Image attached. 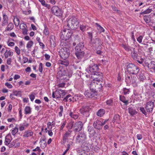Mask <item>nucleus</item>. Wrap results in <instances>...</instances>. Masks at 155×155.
<instances>
[{"label": "nucleus", "instance_id": "nucleus-50", "mask_svg": "<svg viewBox=\"0 0 155 155\" xmlns=\"http://www.w3.org/2000/svg\"><path fill=\"white\" fill-rule=\"evenodd\" d=\"M21 92L20 91H15L13 92V95L16 96H21Z\"/></svg>", "mask_w": 155, "mask_h": 155}, {"label": "nucleus", "instance_id": "nucleus-60", "mask_svg": "<svg viewBox=\"0 0 155 155\" xmlns=\"http://www.w3.org/2000/svg\"><path fill=\"white\" fill-rule=\"evenodd\" d=\"M5 85L9 89L12 88L13 87L12 85L8 82L6 83L5 84Z\"/></svg>", "mask_w": 155, "mask_h": 155}, {"label": "nucleus", "instance_id": "nucleus-19", "mask_svg": "<svg viewBox=\"0 0 155 155\" xmlns=\"http://www.w3.org/2000/svg\"><path fill=\"white\" fill-rule=\"evenodd\" d=\"M131 57L135 60H138L139 57L138 52L135 50V48L131 53Z\"/></svg>", "mask_w": 155, "mask_h": 155}, {"label": "nucleus", "instance_id": "nucleus-13", "mask_svg": "<svg viewBox=\"0 0 155 155\" xmlns=\"http://www.w3.org/2000/svg\"><path fill=\"white\" fill-rule=\"evenodd\" d=\"M84 94L86 97L91 98L96 95V92L90 89L86 91Z\"/></svg>", "mask_w": 155, "mask_h": 155}, {"label": "nucleus", "instance_id": "nucleus-32", "mask_svg": "<svg viewBox=\"0 0 155 155\" xmlns=\"http://www.w3.org/2000/svg\"><path fill=\"white\" fill-rule=\"evenodd\" d=\"M73 98L71 95L68 94L64 98L63 100L65 102H71L72 101V99Z\"/></svg>", "mask_w": 155, "mask_h": 155}, {"label": "nucleus", "instance_id": "nucleus-15", "mask_svg": "<svg viewBox=\"0 0 155 155\" xmlns=\"http://www.w3.org/2000/svg\"><path fill=\"white\" fill-rule=\"evenodd\" d=\"M93 125L94 128L100 130L102 127V122L98 120L94 121Z\"/></svg>", "mask_w": 155, "mask_h": 155}, {"label": "nucleus", "instance_id": "nucleus-29", "mask_svg": "<svg viewBox=\"0 0 155 155\" xmlns=\"http://www.w3.org/2000/svg\"><path fill=\"white\" fill-rule=\"evenodd\" d=\"M69 114L71 118L74 119H77L79 117L78 114L75 112H72L70 111Z\"/></svg>", "mask_w": 155, "mask_h": 155}, {"label": "nucleus", "instance_id": "nucleus-25", "mask_svg": "<svg viewBox=\"0 0 155 155\" xmlns=\"http://www.w3.org/2000/svg\"><path fill=\"white\" fill-rule=\"evenodd\" d=\"M113 123H116L117 124H119L120 123V116L118 114H116L114 115L113 119Z\"/></svg>", "mask_w": 155, "mask_h": 155}, {"label": "nucleus", "instance_id": "nucleus-24", "mask_svg": "<svg viewBox=\"0 0 155 155\" xmlns=\"http://www.w3.org/2000/svg\"><path fill=\"white\" fill-rule=\"evenodd\" d=\"M85 53L84 51H78V52L76 51L75 54L78 59H81L84 56Z\"/></svg>", "mask_w": 155, "mask_h": 155}, {"label": "nucleus", "instance_id": "nucleus-16", "mask_svg": "<svg viewBox=\"0 0 155 155\" xmlns=\"http://www.w3.org/2000/svg\"><path fill=\"white\" fill-rule=\"evenodd\" d=\"M20 29L22 30V34L24 35H26L28 34V30L27 26L24 23H21L19 26Z\"/></svg>", "mask_w": 155, "mask_h": 155}, {"label": "nucleus", "instance_id": "nucleus-62", "mask_svg": "<svg viewBox=\"0 0 155 155\" xmlns=\"http://www.w3.org/2000/svg\"><path fill=\"white\" fill-rule=\"evenodd\" d=\"M39 71L41 73H42L43 71V64L42 63H40L39 64Z\"/></svg>", "mask_w": 155, "mask_h": 155}, {"label": "nucleus", "instance_id": "nucleus-26", "mask_svg": "<svg viewBox=\"0 0 155 155\" xmlns=\"http://www.w3.org/2000/svg\"><path fill=\"white\" fill-rule=\"evenodd\" d=\"M57 74L60 76H65L66 71L64 69L62 68L58 70Z\"/></svg>", "mask_w": 155, "mask_h": 155}, {"label": "nucleus", "instance_id": "nucleus-41", "mask_svg": "<svg viewBox=\"0 0 155 155\" xmlns=\"http://www.w3.org/2000/svg\"><path fill=\"white\" fill-rule=\"evenodd\" d=\"M14 21L15 25L16 26H18L20 24V20L17 17H16L14 19Z\"/></svg>", "mask_w": 155, "mask_h": 155}, {"label": "nucleus", "instance_id": "nucleus-14", "mask_svg": "<svg viewBox=\"0 0 155 155\" xmlns=\"http://www.w3.org/2000/svg\"><path fill=\"white\" fill-rule=\"evenodd\" d=\"M154 107V102L150 101L147 103L145 108L147 112H150L152 111Z\"/></svg>", "mask_w": 155, "mask_h": 155}, {"label": "nucleus", "instance_id": "nucleus-55", "mask_svg": "<svg viewBox=\"0 0 155 155\" xmlns=\"http://www.w3.org/2000/svg\"><path fill=\"white\" fill-rule=\"evenodd\" d=\"M143 36L142 35H140L137 38V40L139 43H141L142 42Z\"/></svg>", "mask_w": 155, "mask_h": 155}, {"label": "nucleus", "instance_id": "nucleus-49", "mask_svg": "<svg viewBox=\"0 0 155 155\" xmlns=\"http://www.w3.org/2000/svg\"><path fill=\"white\" fill-rule=\"evenodd\" d=\"M35 94L34 93H32L29 95V98L31 101H33L35 98Z\"/></svg>", "mask_w": 155, "mask_h": 155}, {"label": "nucleus", "instance_id": "nucleus-21", "mask_svg": "<svg viewBox=\"0 0 155 155\" xmlns=\"http://www.w3.org/2000/svg\"><path fill=\"white\" fill-rule=\"evenodd\" d=\"M3 20L2 22V26H4L8 24V18L7 15L5 14L3 15Z\"/></svg>", "mask_w": 155, "mask_h": 155}, {"label": "nucleus", "instance_id": "nucleus-20", "mask_svg": "<svg viewBox=\"0 0 155 155\" xmlns=\"http://www.w3.org/2000/svg\"><path fill=\"white\" fill-rule=\"evenodd\" d=\"M50 41L51 47L54 48L56 46V40L55 37L53 35L50 36Z\"/></svg>", "mask_w": 155, "mask_h": 155}, {"label": "nucleus", "instance_id": "nucleus-53", "mask_svg": "<svg viewBox=\"0 0 155 155\" xmlns=\"http://www.w3.org/2000/svg\"><path fill=\"white\" fill-rule=\"evenodd\" d=\"M66 121H63L61 123V127H60V130H63V128L64 127V126L66 125Z\"/></svg>", "mask_w": 155, "mask_h": 155}, {"label": "nucleus", "instance_id": "nucleus-43", "mask_svg": "<svg viewBox=\"0 0 155 155\" xmlns=\"http://www.w3.org/2000/svg\"><path fill=\"white\" fill-rule=\"evenodd\" d=\"M77 87L78 89H81L84 87L83 82L82 81L80 82L77 85Z\"/></svg>", "mask_w": 155, "mask_h": 155}, {"label": "nucleus", "instance_id": "nucleus-2", "mask_svg": "<svg viewBox=\"0 0 155 155\" xmlns=\"http://www.w3.org/2000/svg\"><path fill=\"white\" fill-rule=\"evenodd\" d=\"M99 68L98 65L94 63L93 61H91L88 67L86 69V71L92 75L98 72Z\"/></svg>", "mask_w": 155, "mask_h": 155}, {"label": "nucleus", "instance_id": "nucleus-38", "mask_svg": "<svg viewBox=\"0 0 155 155\" xmlns=\"http://www.w3.org/2000/svg\"><path fill=\"white\" fill-rule=\"evenodd\" d=\"M80 28L81 31L82 32H84L88 28V27L87 26L82 24L80 25Z\"/></svg>", "mask_w": 155, "mask_h": 155}, {"label": "nucleus", "instance_id": "nucleus-31", "mask_svg": "<svg viewBox=\"0 0 155 155\" xmlns=\"http://www.w3.org/2000/svg\"><path fill=\"white\" fill-rule=\"evenodd\" d=\"M11 137V136L9 134H8L5 137V145H8L10 143L11 140L9 138Z\"/></svg>", "mask_w": 155, "mask_h": 155}, {"label": "nucleus", "instance_id": "nucleus-34", "mask_svg": "<svg viewBox=\"0 0 155 155\" xmlns=\"http://www.w3.org/2000/svg\"><path fill=\"white\" fill-rule=\"evenodd\" d=\"M25 114H30L31 112V108L29 106H26L25 108Z\"/></svg>", "mask_w": 155, "mask_h": 155}, {"label": "nucleus", "instance_id": "nucleus-23", "mask_svg": "<svg viewBox=\"0 0 155 155\" xmlns=\"http://www.w3.org/2000/svg\"><path fill=\"white\" fill-rule=\"evenodd\" d=\"M33 132L31 130H27L25 131L23 137H28L32 136Z\"/></svg>", "mask_w": 155, "mask_h": 155}, {"label": "nucleus", "instance_id": "nucleus-5", "mask_svg": "<svg viewBox=\"0 0 155 155\" xmlns=\"http://www.w3.org/2000/svg\"><path fill=\"white\" fill-rule=\"evenodd\" d=\"M74 122L71 121L70 127L69 129H71L73 127V131L75 132H78L81 130L83 126V124L81 121H78L76 122L74 125Z\"/></svg>", "mask_w": 155, "mask_h": 155}, {"label": "nucleus", "instance_id": "nucleus-9", "mask_svg": "<svg viewBox=\"0 0 155 155\" xmlns=\"http://www.w3.org/2000/svg\"><path fill=\"white\" fill-rule=\"evenodd\" d=\"M52 14L57 16L61 17L63 15L62 11L58 6H54L51 8Z\"/></svg>", "mask_w": 155, "mask_h": 155}, {"label": "nucleus", "instance_id": "nucleus-52", "mask_svg": "<svg viewBox=\"0 0 155 155\" xmlns=\"http://www.w3.org/2000/svg\"><path fill=\"white\" fill-rule=\"evenodd\" d=\"M152 11V10L151 9L148 8L146 10H145L143 12H141L140 14H148L150 13Z\"/></svg>", "mask_w": 155, "mask_h": 155}, {"label": "nucleus", "instance_id": "nucleus-7", "mask_svg": "<svg viewBox=\"0 0 155 155\" xmlns=\"http://www.w3.org/2000/svg\"><path fill=\"white\" fill-rule=\"evenodd\" d=\"M86 139V136L83 132H79L76 138V142L77 143H82L84 142Z\"/></svg>", "mask_w": 155, "mask_h": 155}, {"label": "nucleus", "instance_id": "nucleus-6", "mask_svg": "<svg viewBox=\"0 0 155 155\" xmlns=\"http://www.w3.org/2000/svg\"><path fill=\"white\" fill-rule=\"evenodd\" d=\"M65 94V92L64 91L61 89H59L56 90L55 92H53L52 97L53 98H63Z\"/></svg>", "mask_w": 155, "mask_h": 155}, {"label": "nucleus", "instance_id": "nucleus-36", "mask_svg": "<svg viewBox=\"0 0 155 155\" xmlns=\"http://www.w3.org/2000/svg\"><path fill=\"white\" fill-rule=\"evenodd\" d=\"M105 113L104 110L103 109L99 110L97 113V115L98 116L101 117Z\"/></svg>", "mask_w": 155, "mask_h": 155}, {"label": "nucleus", "instance_id": "nucleus-33", "mask_svg": "<svg viewBox=\"0 0 155 155\" xmlns=\"http://www.w3.org/2000/svg\"><path fill=\"white\" fill-rule=\"evenodd\" d=\"M13 28L14 25L11 22L9 23L5 31H11L13 29Z\"/></svg>", "mask_w": 155, "mask_h": 155}, {"label": "nucleus", "instance_id": "nucleus-61", "mask_svg": "<svg viewBox=\"0 0 155 155\" xmlns=\"http://www.w3.org/2000/svg\"><path fill=\"white\" fill-rule=\"evenodd\" d=\"M15 52L18 55L20 54V50L18 48V47L16 46L15 47Z\"/></svg>", "mask_w": 155, "mask_h": 155}, {"label": "nucleus", "instance_id": "nucleus-63", "mask_svg": "<svg viewBox=\"0 0 155 155\" xmlns=\"http://www.w3.org/2000/svg\"><path fill=\"white\" fill-rule=\"evenodd\" d=\"M145 77L143 74H140L139 76V79L140 81H143L145 79Z\"/></svg>", "mask_w": 155, "mask_h": 155}, {"label": "nucleus", "instance_id": "nucleus-4", "mask_svg": "<svg viewBox=\"0 0 155 155\" xmlns=\"http://www.w3.org/2000/svg\"><path fill=\"white\" fill-rule=\"evenodd\" d=\"M72 34L71 30L67 28H64L61 31L60 33V38L62 40L66 41L71 37Z\"/></svg>", "mask_w": 155, "mask_h": 155}, {"label": "nucleus", "instance_id": "nucleus-42", "mask_svg": "<svg viewBox=\"0 0 155 155\" xmlns=\"http://www.w3.org/2000/svg\"><path fill=\"white\" fill-rule=\"evenodd\" d=\"M18 128L17 127H15L13 128V129L12 130L11 133L14 136L18 132Z\"/></svg>", "mask_w": 155, "mask_h": 155}, {"label": "nucleus", "instance_id": "nucleus-35", "mask_svg": "<svg viewBox=\"0 0 155 155\" xmlns=\"http://www.w3.org/2000/svg\"><path fill=\"white\" fill-rule=\"evenodd\" d=\"M120 100L124 103L125 105H127L128 103V101L126 100L125 97L124 96L120 95Z\"/></svg>", "mask_w": 155, "mask_h": 155}, {"label": "nucleus", "instance_id": "nucleus-58", "mask_svg": "<svg viewBox=\"0 0 155 155\" xmlns=\"http://www.w3.org/2000/svg\"><path fill=\"white\" fill-rule=\"evenodd\" d=\"M137 5L138 7H140V6L143 5V6H142L140 8H142L145 6L144 3L143 2V1L139 2Z\"/></svg>", "mask_w": 155, "mask_h": 155}, {"label": "nucleus", "instance_id": "nucleus-17", "mask_svg": "<svg viewBox=\"0 0 155 155\" xmlns=\"http://www.w3.org/2000/svg\"><path fill=\"white\" fill-rule=\"evenodd\" d=\"M84 44L82 42H80L76 46L75 49L76 51L78 52V51H84Z\"/></svg>", "mask_w": 155, "mask_h": 155}, {"label": "nucleus", "instance_id": "nucleus-39", "mask_svg": "<svg viewBox=\"0 0 155 155\" xmlns=\"http://www.w3.org/2000/svg\"><path fill=\"white\" fill-rule=\"evenodd\" d=\"M132 80H133L132 77L130 75H128L126 77L125 81L127 83H130L131 82Z\"/></svg>", "mask_w": 155, "mask_h": 155}, {"label": "nucleus", "instance_id": "nucleus-3", "mask_svg": "<svg viewBox=\"0 0 155 155\" xmlns=\"http://www.w3.org/2000/svg\"><path fill=\"white\" fill-rule=\"evenodd\" d=\"M126 69L129 74H137L140 70L138 67L132 63H130L127 65Z\"/></svg>", "mask_w": 155, "mask_h": 155}, {"label": "nucleus", "instance_id": "nucleus-48", "mask_svg": "<svg viewBox=\"0 0 155 155\" xmlns=\"http://www.w3.org/2000/svg\"><path fill=\"white\" fill-rule=\"evenodd\" d=\"M59 112L58 113L59 116L60 117L62 116V113L63 110V107L62 106H60L59 108Z\"/></svg>", "mask_w": 155, "mask_h": 155}, {"label": "nucleus", "instance_id": "nucleus-47", "mask_svg": "<svg viewBox=\"0 0 155 155\" xmlns=\"http://www.w3.org/2000/svg\"><path fill=\"white\" fill-rule=\"evenodd\" d=\"M72 72L71 70L70 69L67 70L65 76H68V77H70L71 76L72 74Z\"/></svg>", "mask_w": 155, "mask_h": 155}, {"label": "nucleus", "instance_id": "nucleus-12", "mask_svg": "<svg viewBox=\"0 0 155 155\" xmlns=\"http://www.w3.org/2000/svg\"><path fill=\"white\" fill-rule=\"evenodd\" d=\"M60 55L63 59H65L68 58L69 55V53L68 52L67 48H62L60 52Z\"/></svg>", "mask_w": 155, "mask_h": 155}, {"label": "nucleus", "instance_id": "nucleus-40", "mask_svg": "<svg viewBox=\"0 0 155 155\" xmlns=\"http://www.w3.org/2000/svg\"><path fill=\"white\" fill-rule=\"evenodd\" d=\"M44 26L45 29L43 31L45 35H48L49 33V31L45 25H44Z\"/></svg>", "mask_w": 155, "mask_h": 155}, {"label": "nucleus", "instance_id": "nucleus-46", "mask_svg": "<svg viewBox=\"0 0 155 155\" xmlns=\"http://www.w3.org/2000/svg\"><path fill=\"white\" fill-rule=\"evenodd\" d=\"M34 42L32 41H29L26 45V47L28 48H30L33 46Z\"/></svg>", "mask_w": 155, "mask_h": 155}, {"label": "nucleus", "instance_id": "nucleus-45", "mask_svg": "<svg viewBox=\"0 0 155 155\" xmlns=\"http://www.w3.org/2000/svg\"><path fill=\"white\" fill-rule=\"evenodd\" d=\"M154 63V61H151L150 63L148 64V68L153 69L155 67Z\"/></svg>", "mask_w": 155, "mask_h": 155}, {"label": "nucleus", "instance_id": "nucleus-44", "mask_svg": "<svg viewBox=\"0 0 155 155\" xmlns=\"http://www.w3.org/2000/svg\"><path fill=\"white\" fill-rule=\"evenodd\" d=\"M130 83L132 84L133 86L134 87H137L138 85V82H137L134 79L132 80L131 82Z\"/></svg>", "mask_w": 155, "mask_h": 155}, {"label": "nucleus", "instance_id": "nucleus-22", "mask_svg": "<svg viewBox=\"0 0 155 155\" xmlns=\"http://www.w3.org/2000/svg\"><path fill=\"white\" fill-rule=\"evenodd\" d=\"M71 131L68 130L67 131H66L65 133L63 135V140L64 143L66 142V140L68 139V138L71 135Z\"/></svg>", "mask_w": 155, "mask_h": 155}, {"label": "nucleus", "instance_id": "nucleus-59", "mask_svg": "<svg viewBox=\"0 0 155 155\" xmlns=\"http://www.w3.org/2000/svg\"><path fill=\"white\" fill-rule=\"evenodd\" d=\"M107 104L109 105H111L113 104V101L112 99H110L107 100L106 102Z\"/></svg>", "mask_w": 155, "mask_h": 155}, {"label": "nucleus", "instance_id": "nucleus-8", "mask_svg": "<svg viewBox=\"0 0 155 155\" xmlns=\"http://www.w3.org/2000/svg\"><path fill=\"white\" fill-rule=\"evenodd\" d=\"M91 77L93 79V80L96 81V82L100 83V81L102 80L103 78V74L101 72H98L92 74Z\"/></svg>", "mask_w": 155, "mask_h": 155}, {"label": "nucleus", "instance_id": "nucleus-56", "mask_svg": "<svg viewBox=\"0 0 155 155\" xmlns=\"http://www.w3.org/2000/svg\"><path fill=\"white\" fill-rule=\"evenodd\" d=\"M25 126L23 124H21L19 126V130L20 131H22L24 130L25 129Z\"/></svg>", "mask_w": 155, "mask_h": 155}, {"label": "nucleus", "instance_id": "nucleus-30", "mask_svg": "<svg viewBox=\"0 0 155 155\" xmlns=\"http://www.w3.org/2000/svg\"><path fill=\"white\" fill-rule=\"evenodd\" d=\"M58 62L59 64L63 65L65 67L68 66L69 64L68 62L65 60H59L58 61Z\"/></svg>", "mask_w": 155, "mask_h": 155}, {"label": "nucleus", "instance_id": "nucleus-57", "mask_svg": "<svg viewBox=\"0 0 155 155\" xmlns=\"http://www.w3.org/2000/svg\"><path fill=\"white\" fill-rule=\"evenodd\" d=\"M124 94L126 95L127 94H128L129 92V89L124 88L123 89Z\"/></svg>", "mask_w": 155, "mask_h": 155}, {"label": "nucleus", "instance_id": "nucleus-28", "mask_svg": "<svg viewBox=\"0 0 155 155\" xmlns=\"http://www.w3.org/2000/svg\"><path fill=\"white\" fill-rule=\"evenodd\" d=\"M128 110L129 113L130 114V115L132 116H133L137 113V112L136 111L135 109L132 108L131 107H129L128 108Z\"/></svg>", "mask_w": 155, "mask_h": 155}, {"label": "nucleus", "instance_id": "nucleus-37", "mask_svg": "<svg viewBox=\"0 0 155 155\" xmlns=\"http://www.w3.org/2000/svg\"><path fill=\"white\" fill-rule=\"evenodd\" d=\"M95 25H97V28L98 30V31L100 32V33L102 32H104V28L98 23H96Z\"/></svg>", "mask_w": 155, "mask_h": 155}, {"label": "nucleus", "instance_id": "nucleus-27", "mask_svg": "<svg viewBox=\"0 0 155 155\" xmlns=\"http://www.w3.org/2000/svg\"><path fill=\"white\" fill-rule=\"evenodd\" d=\"M143 19L147 23L150 22L151 21V16L150 15H146L144 16Z\"/></svg>", "mask_w": 155, "mask_h": 155}, {"label": "nucleus", "instance_id": "nucleus-1", "mask_svg": "<svg viewBox=\"0 0 155 155\" xmlns=\"http://www.w3.org/2000/svg\"><path fill=\"white\" fill-rule=\"evenodd\" d=\"M67 28L72 29H76L79 26V22L75 17H72L69 18L65 23Z\"/></svg>", "mask_w": 155, "mask_h": 155}, {"label": "nucleus", "instance_id": "nucleus-18", "mask_svg": "<svg viewBox=\"0 0 155 155\" xmlns=\"http://www.w3.org/2000/svg\"><path fill=\"white\" fill-rule=\"evenodd\" d=\"M122 47L127 52H132L135 49L129 46L127 44H123L121 45Z\"/></svg>", "mask_w": 155, "mask_h": 155}, {"label": "nucleus", "instance_id": "nucleus-10", "mask_svg": "<svg viewBox=\"0 0 155 155\" xmlns=\"http://www.w3.org/2000/svg\"><path fill=\"white\" fill-rule=\"evenodd\" d=\"M101 84L96 82V81L93 80L90 84V89L96 92L98 88L101 87V86H100Z\"/></svg>", "mask_w": 155, "mask_h": 155}, {"label": "nucleus", "instance_id": "nucleus-64", "mask_svg": "<svg viewBox=\"0 0 155 155\" xmlns=\"http://www.w3.org/2000/svg\"><path fill=\"white\" fill-rule=\"evenodd\" d=\"M141 111L142 112V113L144 114L145 115H147V113L146 112L145 109L143 107H140V109Z\"/></svg>", "mask_w": 155, "mask_h": 155}, {"label": "nucleus", "instance_id": "nucleus-51", "mask_svg": "<svg viewBox=\"0 0 155 155\" xmlns=\"http://www.w3.org/2000/svg\"><path fill=\"white\" fill-rule=\"evenodd\" d=\"M88 34L89 37L90 39L91 42H94V40L92 39L93 35L92 32H88Z\"/></svg>", "mask_w": 155, "mask_h": 155}, {"label": "nucleus", "instance_id": "nucleus-54", "mask_svg": "<svg viewBox=\"0 0 155 155\" xmlns=\"http://www.w3.org/2000/svg\"><path fill=\"white\" fill-rule=\"evenodd\" d=\"M94 41H95L98 42L97 43V46H100L102 45V43L101 42V40L98 38H96Z\"/></svg>", "mask_w": 155, "mask_h": 155}, {"label": "nucleus", "instance_id": "nucleus-11", "mask_svg": "<svg viewBox=\"0 0 155 155\" xmlns=\"http://www.w3.org/2000/svg\"><path fill=\"white\" fill-rule=\"evenodd\" d=\"M91 108L88 105H84L83 106L80 108L79 111L80 113L82 115L87 117V115Z\"/></svg>", "mask_w": 155, "mask_h": 155}]
</instances>
